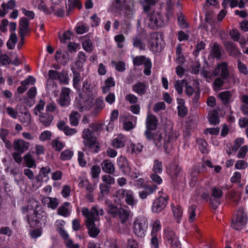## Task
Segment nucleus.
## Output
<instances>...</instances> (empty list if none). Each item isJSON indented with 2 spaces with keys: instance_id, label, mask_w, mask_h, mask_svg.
Masks as SVG:
<instances>
[{
  "instance_id": "obj_1",
  "label": "nucleus",
  "mask_w": 248,
  "mask_h": 248,
  "mask_svg": "<svg viewBox=\"0 0 248 248\" xmlns=\"http://www.w3.org/2000/svg\"><path fill=\"white\" fill-rule=\"evenodd\" d=\"M145 135L148 140L152 141L158 148L163 147L167 153H169L171 149V142L175 140L179 135L178 133L173 131H170L166 134L163 131L153 132L149 130H146Z\"/></svg>"
},
{
  "instance_id": "obj_2",
  "label": "nucleus",
  "mask_w": 248,
  "mask_h": 248,
  "mask_svg": "<svg viewBox=\"0 0 248 248\" xmlns=\"http://www.w3.org/2000/svg\"><path fill=\"white\" fill-rule=\"evenodd\" d=\"M148 226V220L146 217L143 216L138 217L133 223V232L138 237L142 238L145 236Z\"/></svg>"
},
{
  "instance_id": "obj_3",
  "label": "nucleus",
  "mask_w": 248,
  "mask_h": 248,
  "mask_svg": "<svg viewBox=\"0 0 248 248\" xmlns=\"http://www.w3.org/2000/svg\"><path fill=\"white\" fill-rule=\"evenodd\" d=\"M148 27L153 30H156L164 25L163 15L156 11H153L148 16Z\"/></svg>"
},
{
  "instance_id": "obj_4",
  "label": "nucleus",
  "mask_w": 248,
  "mask_h": 248,
  "mask_svg": "<svg viewBox=\"0 0 248 248\" xmlns=\"http://www.w3.org/2000/svg\"><path fill=\"white\" fill-rule=\"evenodd\" d=\"M104 214V210L98 205L93 206L91 210L87 207H84L82 210V215L86 218V219L96 221L99 219V216H102Z\"/></svg>"
},
{
  "instance_id": "obj_5",
  "label": "nucleus",
  "mask_w": 248,
  "mask_h": 248,
  "mask_svg": "<svg viewBox=\"0 0 248 248\" xmlns=\"http://www.w3.org/2000/svg\"><path fill=\"white\" fill-rule=\"evenodd\" d=\"M247 220V215L245 213L244 209L241 208L238 209L236 217L232 220L231 226L235 230H240L246 225Z\"/></svg>"
},
{
  "instance_id": "obj_6",
  "label": "nucleus",
  "mask_w": 248,
  "mask_h": 248,
  "mask_svg": "<svg viewBox=\"0 0 248 248\" xmlns=\"http://www.w3.org/2000/svg\"><path fill=\"white\" fill-rule=\"evenodd\" d=\"M162 39L161 36L157 33L151 34V39L149 42L150 49L154 53H159L162 50Z\"/></svg>"
},
{
  "instance_id": "obj_7",
  "label": "nucleus",
  "mask_w": 248,
  "mask_h": 248,
  "mask_svg": "<svg viewBox=\"0 0 248 248\" xmlns=\"http://www.w3.org/2000/svg\"><path fill=\"white\" fill-rule=\"evenodd\" d=\"M133 63L134 65L137 66L144 64L145 67L143 71L144 74L147 76L151 75L152 62L149 59L146 58L144 56H136L133 59Z\"/></svg>"
},
{
  "instance_id": "obj_8",
  "label": "nucleus",
  "mask_w": 248,
  "mask_h": 248,
  "mask_svg": "<svg viewBox=\"0 0 248 248\" xmlns=\"http://www.w3.org/2000/svg\"><path fill=\"white\" fill-rule=\"evenodd\" d=\"M168 200L169 196L167 195L160 196L153 202L152 206V211L155 213L161 212L166 207Z\"/></svg>"
},
{
  "instance_id": "obj_9",
  "label": "nucleus",
  "mask_w": 248,
  "mask_h": 248,
  "mask_svg": "<svg viewBox=\"0 0 248 248\" xmlns=\"http://www.w3.org/2000/svg\"><path fill=\"white\" fill-rule=\"evenodd\" d=\"M215 75L220 76L223 79H227L230 77L229 66L228 63L223 62L217 63L214 68Z\"/></svg>"
},
{
  "instance_id": "obj_10",
  "label": "nucleus",
  "mask_w": 248,
  "mask_h": 248,
  "mask_svg": "<svg viewBox=\"0 0 248 248\" xmlns=\"http://www.w3.org/2000/svg\"><path fill=\"white\" fill-rule=\"evenodd\" d=\"M83 143L84 145L83 150L87 153L96 154L100 151L99 143L96 138L90 140H83Z\"/></svg>"
},
{
  "instance_id": "obj_11",
  "label": "nucleus",
  "mask_w": 248,
  "mask_h": 248,
  "mask_svg": "<svg viewBox=\"0 0 248 248\" xmlns=\"http://www.w3.org/2000/svg\"><path fill=\"white\" fill-rule=\"evenodd\" d=\"M71 90L67 87H62L61 89L60 97L57 99V103L62 107H67L70 102V94Z\"/></svg>"
},
{
  "instance_id": "obj_12",
  "label": "nucleus",
  "mask_w": 248,
  "mask_h": 248,
  "mask_svg": "<svg viewBox=\"0 0 248 248\" xmlns=\"http://www.w3.org/2000/svg\"><path fill=\"white\" fill-rule=\"evenodd\" d=\"M30 145V142L22 139H15L13 143L14 150L22 154L29 149Z\"/></svg>"
},
{
  "instance_id": "obj_13",
  "label": "nucleus",
  "mask_w": 248,
  "mask_h": 248,
  "mask_svg": "<svg viewBox=\"0 0 248 248\" xmlns=\"http://www.w3.org/2000/svg\"><path fill=\"white\" fill-rule=\"evenodd\" d=\"M95 221L86 219L85 223L88 231L89 236L93 238H96L100 232L98 226L94 223Z\"/></svg>"
},
{
  "instance_id": "obj_14",
  "label": "nucleus",
  "mask_w": 248,
  "mask_h": 248,
  "mask_svg": "<svg viewBox=\"0 0 248 248\" xmlns=\"http://www.w3.org/2000/svg\"><path fill=\"white\" fill-rule=\"evenodd\" d=\"M16 5L15 0H10L7 2H3L0 7V16L3 17L7 14L9 10L13 9Z\"/></svg>"
},
{
  "instance_id": "obj_15",
  "label": "nucleus",
  "mask_w": 248,
  "mask_h": 248,
  "mask_svg": "<svg viewBox=\"0 0 248 248\" xmlns=\"http://www.w3.org/2000/svg\"><path fill=\"white\" fill-rule=\"evenodd\" d=\"M54 117L48 113H40L39 115V121L41 124L45 127L49 126L52 123Z\"/></svg>"
},
{
  "instance_id": "obj_16",
  "label": "nucleus",
  "mask_w": 248,
  "mask_h": 248,
  "mask_svg": "<svg viewBox=\"0 0 248 248\" xmlns=\"http://www.w3.org/2000/svg\"><path fill=\"white\" fill-rule=\"evenodd\" d=\"M55 59L58 63L64 65L69 61V55L67 52L59 49L56 52Z\"/></svg>"
},
{
  "instance_id": "obj_17",
  "label": "nucleus",
  "mask_w": 248,
  "mask_h": 248,
  "mask_svg": "<svg viewBox=\"0 0 248 248\" xmlns=\"http://www.w3.org/2000/svg\"><path fill=\"white\" fill-rule=\"evenodd\" d=\"M118 162L119 166L125 175L129 174L131 171V168L126 158L121 156L118 158Z\"/></svg>"
},
{
  "instance_id": "obj_18",
  "label": "nucleus",
  "mask_w": 248,
  "mask_h": 248,
  "mask_svg": "<svg viewBox=\"0 0 248 248\" xmlns=\"http://www.w3.org/2000/svg\"><path fill=\"white\" fill-rule=\"evenodd\" d=\"M224 45L230 56L235 57L240 54V52L239 51L236 45L234 43L231 41H227L224 42Z\"/></svg>"
},
{
  "instance_id": "obj_19",
  "label": "nucleus",
  "mask_w": 248,
  "mask_h": 248,
  "mask_svg": "<svg viewBox=\"0 0 248 248\" xmlns=\"http://www.w3.org/2000/svg\"><path fill=\"white\" fill-rule=\"evenodd\" d=\"M121 222L124 224L132 217L131 211L128 208H119L118 215Z\"/></svg>"
},
{
  "instance_id": "obj_20",
  "label": "nucleus",
  "mask_w": 248,
  "mask_h": 248,
  "mask_svg": "<svg viewBox=\"0 0 248 248\" xmlns=\"http://www.w3.org/2000/svg\"><path fill=\"white\" fill-rule=\"evenodd\" d=\"M167 238L171 248H181V244L174 232H169L167 234Z\"/></svg>"
},
{
  "instance_id": "obj_21",
  "label": "nucleus",
  "mask_w": 248,
  "mask_h": 248,
  "mask_svg": "<svg viewBox=\"0 0 248 248\" xmlns=\"http://www.w3.org/2000/svg\"><path fill=\"white\" fill-rule=\"evenodd\" d=\"M30 31L29 21L25 17H22L19 22L18 34H24Z\"/></svg>"
},
{
  "instance_id": "obj_22",
  "label": "nucleus",
  "mask_w": 248,
  "mask_h": 248,
  "mask_svg": "<svg viewBox=\"0 0 248 248\" xmlns=\"http://www.w3.org/2000/svg\"><path fill=\"white\" fill-rule=\"evenodd\" d=\"M157 120L156 117L153 115H148L146 120V130L155 129L157 125Z\"/></svg>"
},
{
  "instance_id": "obj_23",
  "label": "nucleus",
  "mask_w": 248,
  "mask_h": 248,
  "mask_svg": "<svg viewBox=\"0 0 248 248\" xmlns=\"http://www.w3.org/2000/svg\"><path fill=\"white\" fill-rule=\"evenodd\" d=\"M147 89V86L141 82H138L132 86V91L140 96L145 93Z\"/></svg>"
},
{
  "instance_id": "obj_24",
  "label": "nucleus",
  "mask_w": 248,
  "mask_h": 248,
  "mask_svg": "<svg viewBox=\"0 0 248 248\" xmlns=\"http://www.w3.org/2000/svg\"><path fill=\"white\" fill-rule=\"evenodd\" d=\"M126 138L123 134H119L112 141V145L115 148H121L124 146Z\"/></svg>"
},
{
  "instance_id": "obj_25",
  "label": "nucleus",
  "mask_w": 248,
  "mask_h": 248,
  "mask_svg": "<svg viewBox=\"0 0 248 248\" xmlns=\"http://www.w3.org/2000/svg\"><path fill=\"white\" fill-rule=\"evenodd\" d=\"M103 171L108 174H113L115 167L112 162L108 160H104L101 164Z\"/></svg>"
},
{
  "instance_id": "obj_26",
  "label": "nucleus",
  "mask_w": 248,
  "mask_h": 248,
  "mask_svg": "<svg viewBox=\"0 0 248 248\" xmlns=\"http://www.w3.org/2000/svg\"><path fill=\"white\" fill-rule=\"evenodd\" d=\"M218 96L224 105H227L232 102V93L230 91L220 92Z\"/></svg>"
},
{
  "instance_id": "obj_27",
  "label": "nucleus",
  "mask_w": 248,
  "mask_h": 248,
  "mask_svg": "<svg viewBox=\"0 0 248 248\" xmlns=\"http://www.w3.org/2000/svg\"><path fill=\"white\" fill-rule=\"evenodd\" d=\"M156 186L149 185L145 186L144 188L139 192L140 197L142 199H146L147 196L153 194L155 190Z\"/></svg>"
},
{
  "instance_id": "obj_28",
  "label": "nucleus",
  "mask_w": 248,
  "mask_h": 248,
  "mask_svg": "<svg viewBox=\"0 0 248 248\" xmlns=\"http://www.w3.org/2000/svg\"><path fill=\"white\" fill-rule=\"evenodd\" d=\"M69 205V202H64L58 208L57 210L58 214L64 217L69 216L70 215V212L68 209Z\"/></svg>"
},
{
  "instance_id": "obj_29",
  "label": "nucleus",
  "mask_w": 248,
  "mask_h": 248,
  "mask_svg": "<svg viewBox=\"0 0 248 248\" xmlns=\"http://www.w3.org/2000/svg\"><path fill=\"white\" fill-rule=\"evenodd\" d=\"M143 146L140 143H131L127 147V152L131 154L138 155L142 150Z\"/></svg>"
},
{
  "instance_id": "obj_30",
  "label": "nucleus",
  "mask_w": 248,
  "mask_h": 248,
  "mask_svg": "<svg viewBox=\"0 0 248 248\" xmlns=\"http://www.w3.org/2000/svg\"><path fill=\"white\" fill-rule=\"evenodd\" d=\"M126 0H114L111 5V9L113 12L122 11L124 6Z\"/></svg>"
},
{
  "instance_id": "obj_31",
  "label": "nucleus",
  "mask_w": 248,
  "mask_h": 248,
  "mask_svg": "<svg viewBox=\"0 0 248 248\" xmlns=\"http://www.w3.org/2000/svg\"><path fill=\"white\" fill-rule=\"evenodd\" d=\"M158 0H143L140 1L143 11L145 12H149L151 7L155 6L158 2Z\"/></svg>"
},
{
  "instance_id": "obj_32",
  "label": "nucleus",
  "mask_w": 248,
  "mask_h": 248,
  "mask_svg": "<svg viewBox=\"0 0 248 248\" xmlns=\"http://www.w3.org/2000/svg\"><path fill=\"white\" fill-rule=\"evenodd\" d=\"M23 159L27 167L29 168H36V164L35 160L31 154L28 153L25 155L23 157Z\"/></svg>"
},
{
  "instance_id": "obj_33",
  "label": "nucleus",
  "mask_w": 248,
  "mask_h": 248,
  "mask_svg": "<svg viewBox=\"0 0 248 248\" xmlns=\"http://www.w3.org/2000/svg\"><path fill=\"white\" fill-rule=\"evenodd\" d=\"M197 206L195 205H191L187 210V216L188 221L190 223L193 222L197 218L196 210Z\"/></svg>"
},
{
  "instance_id": "obj_34",
  "label": "nucleus",
  "mask_w": 248,
  "mask_h": 248,
  "mask_svg": "<svg viewBox=\"0 0 248 248\" xmlns=\"http://www.w3.org/2000/svg\"><path fill=\"white\" fill-rule=\"evenodd\" d=\"M133 45L134 47L138 48L140 50H144L145 49V44L142 41L141 37L140 35H136L133 37Z\"/></svg>"
},
{
  "instance_id": "obj_35",
  "label": "nucleus",
  "mask_w": 248,
  "mask_h": 248,
  "mask_svg": "<svg viewBox=\"0 0 248 248\" xmlns=\"http://www.w3.org/2000/svg\"><path fill=\"white\" fill-rule=\"evenodd\" d=\"M215 72V71L214 69L212 71L202 70L201 71V74L205 78L207 82H211L214 77H217V76L214 74Z\"/></svg>"
},
{
  "instance_id": "obj_36",
  "label": "nucleus",
  "mask_w": 248,
  "mask_h": 248,
  "mask_svg": "<svg viewBox=\"0 0 248 248\" xmlns=\"http://www.w3.org/2000/svg\"><path fill=\"white\" fill-rule=\"evenodd\" d=\"M125 202L129 205L133 207L137 203V201L134 199V194L132 191L127 190L125 195Z\"/></svg>"
},
{
  "instance_id": "obj_37",
  "label": "nucleus",
  "mask_w": 248,
  "mask_h": 248,
  "mask_svg": "<svg viewBox=\"0 0 248 248\" xmlns=\"http://www.w3.org/2000/svg\"><path fill=\"white\" fill-rule=\"evenodd\" d=\"M208 120L212 124L216 125L219 122L218 117V111L216 110H213L208 114Z\"/></svg>"
},
{
  "instance_id": "obj_38",
  "label": "nucleus",
  "mask_w": 248,
  "mask_h": 248,
  "mask_svg": "<svg viewBox=\"0 0 248 248\" xmlns=\"http://www.w3.org/2000/svg\"><path fill=\"white\" fill-rule=\"evenodd\" d=\"M181 169L177 165H174L170 167L169 173L172 180H174L179 176Z\"/></svg>"
},
{
  "instance_id": "obj_39",
  "label": "nucleus",
  "mask_w": 248,
  "mask_h": 248,
  "mask_svg": "<svg viewBox=\"0 0 248 248\" xmlns=\"http://www.w3.org/2000/svg\"><path fill=\"white\" fill-rule=\"evenodd\" d=\"M72 71L73 74V86L75 88H77L78 87L79 83L81 80V77L80 74V71H78L76 69H72Z\"/></svg>"
},
{
  "instance_id": "obj_40",
  "label": "nucleus",
  "mask_w": 248,
  "mask_h": 248,
  "mask_svg": "<svg viewBox=\"0 0 248 248\" xmlns=\"http://www.w3.org/2000/svg\"><path fill=\"white\" fill-rule=\"evenodd\" d=\"M241 100L243 103V104L241 106V110L245 115L248 116V95H243Z\"/></svg>"
},
{
  "instance_id": "obj_41",
  "label": "nucleus",
  "mask_w": 248,
  "mask_h": 248,
  "mask_svg": "<svg viewBox=\"0 0 248 248\" xmlns=\"http://www.w3.org/2000/svg\"><path fill=\"white\" fill-rule=\"evenodd\" d=\"M32 213H30L27 216V221L31 227L34 226L38 223L37 218V212L32 211Z\"/></svg>"
},
{
  "instance_id": "obj_42",
  "label": "nucleus",
  "mask_w": 248,
  "mask_h": 248,
  "mask_svg": "<svg viewBox=\"0 0 248 248\" xmlns=\"http://www.w3.org/2000/svg\"><path fill=\"white\" fill-rule=\"evenodd\" d=\"M57 80L61 84L64 85L68 84L69 78L67 73L63 70L60 72Z\"/></svg>"
},
{
  "instance_id": "obj_43",
  "label": "nucleus",
  "mask_w": 248,
  "mask_h": 248,
  "mask_svg": "<svg viewBox=\"0 0 248 248\" xmlns=\"http://www.w3.org/2000/svg\"><path fill=\"white\" fill-rule=\"evenodd\" d=\"M79 114L76 111H73L69 115L70 123L72 126H77L78 124Z\"/></svg>"
},
{
  "instance_id": "obj_44",
  "label": "nucleus",
  "mask_w": 248,
  "mask_h": 248,
  "mask_svg": "<svg viewBox=\"0 0 248 248\" xmlns=\"http://www.w3.org/2000/svg\"><path fill=\"white\" fill-rule=\"evenodd\" d=\"M51 145L53 149L56 151H60L65 146L64 143L60 141L59 138L53 140H52Z\"/></svg>"
},
{
  "instance_id": "obj_45",
  "label": "nucleus",
  "mask_w": 248,
  "mask_h": 248,
  "mask_svg": "<svg viewBox=\"0 0 248 248\" xmlns=\"http://www.w3.org/2000/svg\"><path fill=\"white\" fill-rule=\"evenodd\" d=\"M176 60L177 62L180 64H183L185 61V58L183 55L182 49L180 45L176 47Z\"/></svg>"
},
{
  "instance_id": "obj_46",
  "label": "nucleus",
  "mask_w": 248,
  "mask_h": 248,
  "mask_svg": "<svg viewBox=\"0 0 248 248\" xmlns=\"http://www.w3.org/2000/svg\"><path fill=\"white\" fill-rule=\"evenodd\" d=\"M200 169L196 168L191 173V179L189 182L191 186H195L198 181V175L199 174Z\"/></svg>"
},
{
  "instance_id": "obj_47",
  "label": "nucleus",
  "mask_w": 248,
  "mask_h": 248,
  "mask_svg": "<svg viewBox=\"0 0 248 248\" xmlns=\"http://www.w3.org/2000/svg\"><path fill=\"white\" fill-rule=\"evenodd\" d=\"M211 53L213 57L217 59L221 58V47L217 43L214 44L211 50Z\"/></svg>"
},
{
  "instance_id": "obj_48",
  "label": "nucleus",
  "mask_w": 248,
  "mask_h": 248,
  "mask_svg": "<svg viewBox=\"0 0 248 248\" xmlns=\"http://www.w3.org/2000/svg\"><path fill=\"white\" fill-rule=\"evenodd\" d=\"M74 155V152L70 149H65L62 152L60 155V159L62 160H70Z\"/></svg>"
},
{
  "instance_id": "obj_49",
  "label": "nucleus",
  "mask_w": 248,
  "mask_h": 248,
  "mask_svg": "<svg viewBox=\"0 0 248 248\" xmlns=\"http://www.w3.org/2000/svg\"><path fill=\"white\" fill-rule=\"evenodd\" d=\"M17 38L16 34L13 32L10 34V38L7 42V46L10 49H14L15 44L17 43Z\"/></svg>"
},
{
  "instance_id": "obj_50",
  "label": "nucleus",
  "mask_w": 248,
  "mask_h": 248,
  "mask_svg": "<svg viewBox=\"0 0 248 248\" xmlns=\"http://www.w3.org/2000/svg\"><path fill=\"white\" fill-rule=\"evenodd\" d=\"M228 197L233 201L235 204H237L239 200L241 198V193L238 191L231 190L228 193Z\"/></svg>"
},
{
  "instance_id": "obj_51",
  "label": "nucleus",
  "mask_w": 248,
  "mask_h": 248,
  "mask_svg": "<svg viewBox=\"0 0 248 248\" xmlns=\"http://www.w3.org/2000/svg\"><path fill=\"white\" fill-rule=\"evenodd\" d=\"M93 98L90 97L84 101L83 105L79 108L81 111L89 110L92 107Z\"/></svg>"
},
{
  "instance_id": "obj_52",
  "label": "nucleus",
  "mask_w": 248,
  "mask_h": 248,
  "mask_svg": "<svg viewBox=\"0 0 248 248\" xmlns=\"http://www.w3.org/2000/svg\"><path fill=\"white\" fill-rule=\"evenodd\" d=\"M51 171V169L49 166H46L45 167H42L39 171L38 174L37 175L41 179L44 178H48V174Z\"/></svg>"
},
{
  "instance_id": "obj_53",
  "label": "nucleus",
  "mask_w": 248,
  "mask_h": 248,
  "mask_svg": "<svg viewBox=\"0 0 248 248\" xmlns=\"http://www.w3.org/2000/svg\"><path fill=\"white\" fill-rule=\"evenodd\" d=\"M152 170L155 173H161L163 170L162 162L157 159L155 160Z\"/></svg>"
},
{
  "instance_id": "obj_54",
  "label": "nucleus",
  "mask_w": 248,
  "mask_h": 248,
  "mask_svg": "<svg viewBox=\"0 0 248 248\" xmlns=\"http://www.w3.org/2000/svg\"><path fill=\"white\" fill-rule=\"evenodd\" d=\"M224 79H223L221 77H217L215 79L213 83L214 90H219L224 84Z\"/></svg>"
},
{
  "instance_id": "obj_55",
  "label": "nucleus",
  "mask_w": 248,
  "mask_h": 248,
  "mask_svg": "<svg viewBox=\"0 0 248 248\" xmlns=\"http://www.w3.org/2000/svg\"><path fill=\"white\" fill-rule=\"evenodd\" d=\"M127 190L126 189L122 188L116 191L113 194V196L117 198V199L115 200L116 201H118L120 202L125 197Z\"/></svg>"
},
{
  "instance_id": "obj_56",
  "label": "nucleus",
  "mask_w": 248,
  "mask_h": 248,
  "mask_svg": "<svg viewBox=\"0 0 248 248\" xmlns=\"http://www.w3.org/2000/svg\"><path fill=\"white\" fill-rule=\"evenodd\" d=\"M25 126H28L31 122V116L28 110L24 112V116L20 120Z\"/></svg>"
},
{
  "instance_id": "obj_57",
  "label": "nucleus",
  "mask_w": 248,
  "mask_h": 248,
  "mask_svg": "<svg viewBox=\"0 0 248 248\" xmlns=\"http://www.w3.org/2000/svg\"><path fill=\"white\" fill-rule=\"evenodd\" d=\"M174 217L177 218V222H180V218L183 215V210L182 207L179 205L174 207L172 209Z\"/></svg>"
},
{
  "instance_id": "obj_58",
  "label": "nucleus",
  "mask_w": 248,
  "mask_h": 248,
  "mask_svg": "<svg viewBox=\"0 0 248 248\" xmlns=\"http://www.w3.org/2000/svg\"><path fill=\"white\" fill-rule=\"evenodd\" d=\"M80 181L78 183L79 187L81 188H85L86 190L88 188H91L93 186L90 183V182L86 178H80Z\"/></svg>"
},
{
  "instance_id": "obj_59",
  "label": "nucleus",
  "mask_w": 248,
  "mask_h": 248,
  "mask_svg": "<svg viewBox=\"0 0 248 248\" xmlns=\"http://www.w3.org/2000/svg\"><path fill=\"white\" fill-rule=\"evenodd\" d=\"M105 107V103L102 98H98L96 99L94 110L97 112H100Z\"/></svg>"
},
{
  "instance_id": "obj_60",
  "label": "nucleus",
  "mask_w": 248,
  "mask_h": 248,
  "mask_svg": "<svg viewBox=\"0 0 248 248\" xmlns=\"http://www.w3.org/2000/svg\"><path fill=\"white\" fill-rule=\"evenodd\" d=\"M161 229L160 222L159 220H156L153 224V228L151 235H158V232Z\"/></svg>"
},
{
  "instance_id": "obj_61",
  "label": "nucleus",
  "mask_w": 248,
  "mask_h": 248,
  "mask_svg": "<svg viewBox=\"0 0 248 248\" xmlns=\"http://www.w3.org/2000/svg\"><path fill=\"white\" fill-rule=\"evenodd\" d=\"M33 4L39 10L43 11L45 13L47 12V8L44 2L42 0H33Z\"/></svg>"
},
{
  "instance_id": "obj_62",
  "label": "nucleus",
  "mask_w": 248,
  "mask_h": 248,
  "mask_svg": "<svg viewBox=\"0 0 248 248\" xmlns=\"http://www.w3.org/2000/svg\"><path fill=\"white\" fill-rule=\"evenodd\" d=\"M94 189V188L93 186L90 188H88V189L86 190V198L90 202H93L94 201V194L93 193Z\"/></svg>"
},
{
  "instance_id": "obj_63",
  "label": "nucleus",
  "mask_w": 248,
  "mask_h": 248,
  "mask_svg": "<svg viewBox=\"0 0 248 248\" xmlns=\"http://www.w3.org/2000/svg\"><path fill=\"white\" fill-rule=\"evenodd\" d=\"M37 218L38 223L41 222L44 224H46L47 221V216L46 213L42 211L41 213L37 212Z\"/></svg>"
},
{
  "instance_id": "obj_64",
  "label": "nucleus",
  "mask_w": 248,
  "mask_h": 248,
  "mask_svg": "<svg viewBox=\"0 0 248 248\" xmlns=\"http://www.w3.org/2000/svg\"><path fill=\"white\" fill-rule=\"evenodd\" d=\"M222 195V191L220 188L213 187L211 189V196L213 198L220 199Z\"/></svg>"
}]
</instances>
